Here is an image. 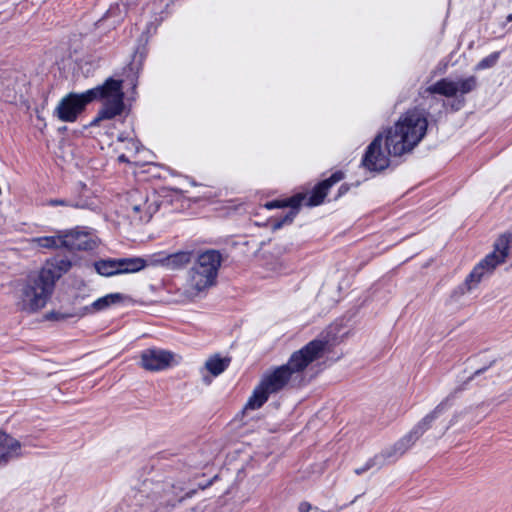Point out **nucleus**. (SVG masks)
I'll list each match as a JSON object with an SVG mask.
<instances>
[{
    "instance_id": "nucleus-29",
    "label": "nucleus",
    "mask_w": 512,
    "mask_h": 512,
    "mask_svg": "<svg viewBox=\"0 0 512 512\" xmlns=\"http://www.w3.org/2000/svg\"><path fill=\"white\" fill-rule=\"evenodd\" d=\"M373 466H374V460L370 459L369 461L366 462V464L363 467L355 469V473L357 475H360V474L366 472L367 470H369L370 468H372Z\"/></svg>"
},
{
    "instance_id": "nucleus-17",
    "label": "nucleus",
    "mask_w": 512,
    "mask_h": 512,
    "mask_svg": "<svg viewBox=\"0 0 512 512\" xmlns=\"http://www.w3.org/2000/svg\"><path fill=\"white\" fill-rule=\"evenodd\" d=\"M118 261L120 274L136 273L147 266L146 260L141 257L120 258Z\"/></svg>"
},
{
    "instance_id": "nucleus-9",
    "label": "nucleus",
    "mask_w": 512,
    "mask_h": 512,
    "mask_svg": "<svg viewBox=\"0 0 512 512\" xmlns=\"http://www.w3.org/2000/svg\"><path fill=\"white\" fill-rule=\"evenodd\" d=\"M476 83L477 81L474 76H470L466 79H460L458 81L443 78L428 86L425 89V92L429 94H439L450 98L456 96L458 93L467 94L471 92L475 89Z\"/></svg>"
},
{
    "instance_id": "nucleus-21",
    "label": "nucleus",
    "mask_w": 512,
    "mask_h": 512,
    "mask_svg": "<svg viewBox=\"0 0 512 512\" xmlns=\"http://www.w3.org/2000/svg\"><path fill=\"white\" fill-rule=\"evenodd\" d=\"M71 267V262L68 259H55L52 262L47 263L45 267L42 269H48L53 276H55V281L62 276L63 273H66Z\"/></svg>"
},
{
    "instance_id": "nucleus-13",
    "label": "nucleus",
    "mask_w": 512,
    "mask_h": 512,
    "mask_svg": "<svg viewBox=\"0 0 512 512\" xmlns=\"http://www.w3.org/2000/svg\"><path fill=\"white\" fill-rule=\"evenodd\" d=\"M21 455L20 442L0 430V467Z\"/></svg>"
},
{
    "instance_id": "nucleus-5",
    "label": "nucleus",
    "mask_w": 512,
    "mask_h": 512,
    "mask_svg": "<svg viewBox=\"0 0 512 512\" xmlns=\"http://www.w3.org/2000/svg\"><path fill=\"white\" fill-rule=\"evenodd\" d=\"M511 241L512 238L510 234L500 235L493 245V251L486 255V257L473 268L464 283L455 290V293L463 295L472 291L478 286L482 279L491 275L498 265L504 263L508 257Z\"/></svg>"
},
{
    "instance_id": "nucleus-28",
    "label": "nucleus",
    "mask_w": 512,
    "mask_h": 512,
    "mask_svg": "<svg viewBox=\"0 0 512 512\" xmlns=\"http://www.w3.org/2000/svg\"><path fill=\"white\" fill-rule=\"evenodd\" d=\"M47 204L50 205V206L61 205V206H69V207H73V208H82L83 207L78 202H73V201L66 200V199H53V200H49L47 202Z\"/></svg>"
},
{
    "instance_id": "nucleus-19",
    "label": "nucleus",
    "mask_w": 512,
    "mask_h": 512,
    "mask_svg": "<svg viewBox=\"0 0 512 512\" xmlns=\"http://www.w3.org/2000/svg\"><path fill=\"white\" fill-rule=\"evenodd\" d=\"M229 364L230 358L220 357V355L216 354L206 360L205 369L213 376H218L228 368Z\"/></svg>"
},
{
    "instance_id": "nucleus-12",
    "label": "nucleus",
    "mask_w": 512,
    "mask_h": 512,
    "mask_svg": "<svg viewBox=\"0 0 512 512\" xmlns=\"http://www.w3.org/2000/svg\"><path fill=\"white\" fill-rule=\"evenodd\" d=\"M174 360L173 353L151 348L141 353V366L148 371H161L171 366Z\"/></svg>"
},
{
    "instance_id": "nucleus-23",
    "label": "nucleus",
    "mask_w": 512,
    "mask_h": 512,
    "mask_svg": "<svg viewBox=\"0 0 512 512\" xmlns=\"http://www.w3.org/2000/svg\"><path fill=\"white\" fill-rule=\"evenodd\" d=\"M148 201V196L146 193L141 192L140 190H132L128 193L127 202L128 209H132L135 205H145Z\"/></svg>"
},
{
    "instance_id": "nucleus-31",
    "label": "nucleus",
    "mask_w": 512,
    "mask_h": 512,
    "mask_svg": "<svg viewBox=\"0 0 512 512\" xmlns=\"http://www.w3.org/2000/svg\"><path fill=\"white\" fill-rule=\"evenodd\" d=\"M160 505H173L172 501L170 499H163L160 501Z\"/></svg>"
},
{
    "instance_id": "nucleus-22",
    "label": "nucleus",
    "mask_w": 512,
    "mask_h": 512,
    "mask_svg": "<svg viewBox=\"0 0 512 512\" xmlns=\"http://www.w3.org/2000/svg\"><path fill=\"white\" fill-rule=\"evenodd\" d=\"M131 210L135 214L134 218L140 221L148 222L152 218L156 208L152 204H148L147 201L145 205H135Z\"/></svg>"
},
{
    "instance_id": "nucleus-34",
    "label": "nucleus",
    "mask_w": 512,
    "mask_h": 512,
    "mask_svg": "<svg viewBox=\"0 0 512 512\" xmlns=\"http://www.w3.org/2000/svg\"><path fill=\"white\" fill-rule=\"evenodd\" d=\"M483 370H477L475 374H480Z\"/></svg>"
},
{
    "instance_id": "nucleus-18",
    "label": "nucleus",
    "mask_w": 512,
    "mask_h": 512,
    "mask_svg": "<svg viewBox=\"0 0 512 512\" xmlns=\"http://www.w3.org/2000/svg\"><path fill=\"white\" fill-rule=\"evenodd\" d=\"M192 259L191 251H177L175 253L168 254L167 257V269L178 270L185 267L190 263Z\"/></svg>"
},
{
    "instance_id": "nucleus-20",
    "label": "nucleus",
    "mask_w": 512,
    "mask_h": 512,
    "mask_svg": "<svg viewBox=\"0 0 512 512\" xmlns=\"http://www.w3.org/2000/svg\"><path fill=\"white\" fill-rule=\"evenodd\" d=\"M97 273L102 276L110 277L120 274L118 259H104L94 264Z\"/></svg>"
},
{
    "instance_id": "nucleus-25",
    "label": "nucleus",
    "mask_w": 512,
    "mask_h": 512,
    "mask_svg": "<svg viewBox=\"0 0 512 512\" xmlns=\"http://www.w3.org/2000/svg\"><path fill=\"white\" fill-rule=\"evenodd\" d=\"M499 56H500V53L499 52H494L490 55H488L487 57L483 58L477 65H476V70H484V69H488V68H491L493 67L498 59H499Z\"/></svg>"
},
{
    "instance_id": "nucleus-16",
    "label": "nucleus",
    "mask_w": 512,
    "mask_h": 512,
    "mask_svg": "<svg viewBox=\"0 0 512 512\" xmlns=\"http://www.w3.org/2000/svg\"><path fill=\"white\" fill-rule=\"evenodd\" d=\"M32 243L45 249L65 248L64 231H58L56 235L52 236L35 237L32 239Z\"/></svg>"
},
{
    "instance_id": "nucleus-24",
    "label": "nucleus",
    "mask_w": 512,
    "mask_h": 512,
    "mask_svg": "<svg viewBox=\"0 0 512 512\" xmlns=\"http://www.w3.org/2000/svg\"><path fill=\"white\" fill-rule=\"evenodd\" d=\"M167 257L168 253L166 252L155 253L146 260L147 266H160L167 269Z\"/></svg>"
},
{
    "instance_id": "nucleus-26",
    "label": "nucleus",
    "mask_w": 512,
    "mask_h": 512,
    "mask_svg": "<svg viewBox=\"0 0 512 512\" xmlns=\"http://www.w3.org/2000/svg\"><path fill=\"white\" fill-rule=\"evenodd\" d=\"M118 142L121 144H125L124 148L127 151H133L134 153H137L139 151V143L132 138H127L124 137L123 135H120L118 137Z\"/></svg>"
},
{
    "instance_id": "nucleus-35",
    "label": "nucleus",
    "mask_w": 512,
    "mask_h": 512,
    "mask_svg": "<svg viewBox=\"0 0 512 512\" xmlns=\"http://www.w3.org/2000/svg\"><path fill=\"white\" fill-rule=\"evenodd\" d=\"M473 425H474V423H470V424L468 425V428L472 427Z\"/></svg>"
},
{
    "instance_id": "nucleus-8",
    "label": "nucleus",
    "mask_w": 512,
    "mask_h": 512,
    "mask_svg": "<svg viewBox=\"0 0 512 512\" xmlns=\"http://www.w3.org/2000/svg\"><path fill=\"white\" fill-rule=\"evenodd\" d=\"M327 342L319 339L310 341L300 350L295 351L283 366L296 379L313 361L322 357Z\"/></svg>"
},
{
    "instance_id": "nucleus-27",
    "label": "nucleus",
    "mask_w": 512,
    "mask_h": 512,
    "mask_svg": "<svg viewBox=\"0 0 512 512\" xmlns=\"http://www.w3.org/2000/svg\"><path fill=\"white\" fill-rule=\"evenodd\" d=\"M468 412L467 409H464L462 411L456 412L452 418L450 419L448 424L442 425L439 431V435H443L451 426L455 425L461 417L466 415Z\"/></svg>"
},
{
    "instance_id": "nucleus-6",
    "label": "nucleus",
    "mask_w": 512,
    "mask_h": 512,
    "mask_svg": "<svg viewBox=\"0 0 512 512\" xmlns=\"http://www.w3.org/2000/svg\"><path fill=\"white\" fill-rule=\"evenodd\" d=\"M453 395L447 396L435 409L427 414L413 429L402 437L393 447L383 452L382 456L388 460H395L410 449L415 442L432 427V423L439 419L452 405Z\"/></svg>"
},
{
    "instance_id": "nucleus-11",
    "label": "nucleus",
    "mask_w": 512,
    "mask_h": 512,
    "mask_svg": "<svg viewBox=\"0 0 512 512\" xmlns=\"http://www.w3.org/2000/svg\"><path fill=\"white\" fill-rule=\"evenodd\" d=\"M305 199H306V196L304 194H297V195H294L285 200H273V201L267 202L265 204V207L267 209L285 208V207L290 208V210L284 216H281L274 220L273 228L280 229L284 225L292 223V221L294 220L295 216L298 213V209H299L302 201Z\"/></svg>"
},
{
    "instance_id": "nucleus-7",
    "label": "nucleus",
    "mask_w": 512,
    "mask_h": 512,
    "mask_svg": "<svg viewBox=\"0 0 512 512\" xmlns=\"http://www.w3.org/2000/svg\"><path fill=\"white\" fill-rule=\"evenodd\" d=\"M291 380H293V377L283 365L266 372L249 397L245 409L260 408L268 400L270 394L279 392Z\"/></svg>"
},
{
    "instance_id": "nucleus-32",
    "label": "nucleus",
    "mask_w": 512,
    "mask_h": 512,
    "mask_svg": "<svg viewBox=\"0 0 512 512\" xmlns=\"http://www.w3.org/2000/svg\"><path fill=\"white\" fill-rule=\"evenodd\" d=\"M339 191H340V193H344L347 191V188L344 186H341Z\"/></svg>"
},
{
    "instance_id": "nucleus-3",
    "label": "nucleus",
    "mask_w": 512,
    "mask_h": 512,
    "mask_svg": "<svg viewBox=\"0 0 512 512\" xmlns=\"http://www.w3.org/2000/svg\"><path fill=\"white\" fill-rule=\"evenodd\" d=\"M222 256L216 250H207L198 255L192 267L188 270L183 295L188 300H194L201 293L214 286Z\"/></svg>"
},
{
    "instance_id": "nucleus-4",
    "label": "nucleus",
    "mask_w": 512,
    "mask_h": 512,
    "mask_svg": "<svg viewBox=\"0 0 512 512\" xmlns=\"http://www.w3.org/2000/svg\"><path fill=\"white\" fill-rule=\"evenodd\" d=\"M55 285V276L48 269L31 274L21 285L17 306L26 312H35L43 308Z\"/></svg>"
},
{
    "instance_id": "nucleus-2",
    "label": "nucleus",
    "mask_w": 512,
    "mask_h": 512,
    "mask_svg": "<svg viewBox=\"0 0 512 512\" xmlns=\"http://www.w3.org/2000/svg\"><path fill=\"white\" fill-rule=\"evenodd\" d=\"M95 99H101L103 105L91 125H97L102 120H110L120 115L124 110L122 81L109 78L103 85L86 92L70 93L61 99L55 114L61 121L74 122L85 106Z\"/></svg>"
},
{
    "instance_id": "nucleus-1",
    "label": "nucleus",
    "mask_w": 512,
    "mask_h": 512,
    "mask_svg": "<svg viewBox=\"0 0 512 512\" xmlns=\"http://www.w3.org/2000/svg\"><path fill=\"white\" fill-rule=\"evenodd\" d=\"M427 126V119L420 110L407 111L393 127L378 134L369 144L362 158L363 167L374 172L385 170L390 164V156H401L419 144Z\"/></svg>"
},
{
    "instance_id": "nucleus-10",
    "label": "nucleus",
    "mask_w": 512,
    "mask_h": 512,
    "mask_svg": "<svg viewBox=\"0 0 512 512\" xmlns=\"http://www.w3.org/2000/svg\"><path fill=\"white\" fill-rule=\"evenodd\" d=\"M65 249L92 250L97 246V237L87 228L76 227L64 231Z\"/></svg>"
},
{
    "instance_id": "nucleus-15",
    "label": "nucleus",
    "mask_w": 512,
    "mask_h": 512,
    "mask_svg": "<svg viewBox=\"0 0 512 512\" xmlns=\"http://www.w3.org/2000/svg\"><path fill=\"white\" fill-rule=\"evenodd\" d=\"M123 300V295L120 293H111L95 300L91 305L82 307L70 316L83 317L88 314L103 311L111 305L117 304Z\"/></svg>"
},
{
    "instance_id": "nucleus-33",
    "label": "nucleus",
    "mask_w": 512,
    "mask_h": 512,
    "mask_svg": "<svg viewBox=\"0 0 512 512\" xmlns=\"http://www.w3.org/2000/svg\"><path fill=\"white\" fill-rule=\"evenodd\" d=\"M507 21H512V14H509V15L507 16Z\"/></svg>"
},
{
    "instance_id": "nucleus-14",
    "label": "nucleus",
    "mask_w": 512,
    "mask_h": 512,
    "mask_svg": "<svg viewBox=\"0 0 512 512\" xmlns=\"http://www.w3.org/2000/svg\"><path fill=\"white\" fill-rule=\"evenodd\" d=\"M344 178V174L341 171L333 173L328 179L319 183L312 191L310 197L307 200L306 205L318 206L320 205L327 195L328 190L336 183Z\"/></svg>"
},
{
    "instance_id": "nucleus-30",
    "label": "nucleus",
    "mask_w": 512,
    "mask_h": 512,
    "mask_svg": "<svg viewBox=\"0 0 512 512\" xmlns=\"http://www.w3.org/2000/svg\"><path fill=\"white\" fill-rule=\"evenodd\" d=\"M118 160H119L120 162H129L128 157H127L124 153H121V154L118 156Z\"/></svg>"
}]
</instances>
